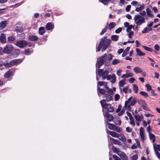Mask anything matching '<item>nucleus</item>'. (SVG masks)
<instances>
[{"mask_svg":"<svg viewBox=\"0 0 160 160\" xmlns=\"http://www.w3.org/2000/svg\"><path fill=\"white\" fill-rule=\"evenodd\" d=\"M118 36L117 35H113L111 37V39L113 41H117L118 39Z\"/></svg>","mask_w":160,"mask_h":160,"instance_id":"nucleus-41","label":"nucleus"},{"mask_svg":"<svg viewBox=\"0 0 160 160\" xmlns=\"http://www.w3.org/2000/svg\"><path fill=\"white\" fill-rule=\"evenodd\" d=\"M112 149L114 152L117 154L119 151L114 146L112 147Z\"/></svg>","mask_w":160,"mask_h":160,"instance_id":"nucleus-49","label":"nucleus"},{"mask_svg":"<svg viewBox=\"0 0 160 160\" xmlns=\"http://www.w3.org/2000/svg\"><path fill=\"white\" fill-rule=\"evenodd\" d=\"M106 90H107V92L110 94H112L113 93V91L111 89H110L108 88H105Z\"/></svg>","mask_w":160,"mask_h":160,"instance_id":"nucleus-52","label":"nucleus"},{"mask_svg":"<svg viewBox=\"0 0 160 160\" xmlns=\"http://www.w3.org/2000/svg\"><path fill=\"white\" fill-rule=\"evenodd\" d=\"M139 135L142 142H144L146 139V135L144 128L142 127H141L140 128Z\"/></svg>","mask_w":160,"mask_h":160,"instance_id":"nucleus-8","label":"nucleus"},{"mask_svg":"<svg viewBox=\"0 0 160 160\" xmlns=\"http://www.w3.org/2000/svg\"><path fill=\"white\" fill-rule=\"evenodd\" d=\"M28 44V43L26 41L21 40L17 41L16 45L18 47L22 48L26 47Z\"/></svg>","mask_w":160,"mask_h":160,"instance_id":"nucleus-5","label":"nucleus"},{"mask_svg":"<svg viewBox=\"0 0 160 160\" xmlns=\"http://www.w3.org/2000/svg\"><path fill=\"white\" fill-rule=\"evenodd\" d=\"M145 86L146 87L147 90L148 91L152 90L151 86L149 84H146Z\"/></svg>","mask_w":160,"mask_h":160,"instance_id":"nucleus-51","label":"nucleus"},{"mask_svg":"<svg viewBox=\"0 0 160 160\" xmlns=\"http://www.w3.org/2000/svg\"><path fill=\"white\" fill-rule=\"evenodd\" d=\"M139 7L136 8L135 10L138 12L142 11L145 8V5L144 4L139 5Z\"/></svg>","mask_w":160,"mask_h":160,"instance_id":"nucleus-24","label":"nucleus"},{"mask_svg":"<svg viewBox=\"0 0 160 160\" xmlns=\"http://www.w3.org/2000/svg\"><path fill=\"white\" fill-rule=\"evenodd\" d=\"M109 40H106L105 41L102 40L101 41L100 43L102 42V52H103L106 49L109 43Z\"/></svg>","mask_w":160,"mask_h":160,"instance_id":"nucleus-9","label":"nucleus"},{"mask_svg":"<svg viewBox=\"0 0 160 160\" xmlns=\"http://www.w3.org/2000/svg\"><path fill=\"white\" fill-rule=\"evenodd\" d=\"M31 52L29 50H27L24 52L23 53L27 55H29Z\"/></svg>","mask_w":160,"mask_h":160,"instance_id":"nucleus-61","label":"nucleus"},{"mask_svg":"<svg viewBox=\"0 0 160 160\" xmlns=\"http://www.w3.org/2000/svg\"><path fill=\"white\" fill-rule=\"evenodd\" d=\"M107 132L113 137L117 138L118 137V134L114 131L108 130Z\"/></svg>","mask_w":160,"mask_h":160,"instance_id":"nucleus-23","label":"nucleus"},{"mask_svg":"<svg viewBox=\"0 0 160 160\" xmlns=\"http://www.w3.org/2000/svg\"><path fill=\"white\" fill-rule=\"evenodd\" d=\"M116 77L114 74H112V80L110 81L112 83H113L115 82L116 80Z\"/></svg>","mask_w":160,"mask_h":160,"instance_id":"nucleus-43","label":"nucleus"},{"mask_svg":"<svg viewBox=\"0 0 160 160\" xmlns=\"http://www.w3.org/2000/svg\"><path fill=\"white\" fill-rule=\"evenodd\" d=\"M103 98L105 99V102H109L110 101L112 100L113 99L112 97V96H111L110 95L107 94L104 95L103 96Z\"/></svg>","mask_w":160,"mask_h":160,"instance_id":"nucleus-15","label":"nucleus"},{"mask_svg":"<svg viewBox=\"0 0 160 160\" xmlns=\"http://www.w3.org/2000/svg\"><path fill=\"white\" fill-rule=\"evenodd\" d=\"M153 147L155 152V151H157V150L160 151V145H156L155 143H154Z\"/></svg>","mask_w":160,"mask_h":160,"instance_id":"nucleus-34","label":"nucleus"},{"mask_svg":"<svg viewBox=\"0 0 160 160\" xmlns=\"http://www.w3.org/2000/svg\"><path fill=\"white\" fill-rule=\"evenodd\" d=\"M125 84V82L124 80H123L119 82L118 83V85L120 87H122Z\"/></svg>","mask_w":160,"mask_h":160,"instance_id":"nucleus-47","label":"nucleus"},{"mask_svg":"<svg viewBox=\"0 0 160 160\" xmlns=\"http://www.w3.org/2000/svg\"><path fill=\"white\" fill-rule=\"evenodd\" d=\"M106 123L108 124V128L110 130L115 131L118 132L120 133L121 130L120 128L117 127L113 124L108 123V121H106Z\"/></svg>","mask_w":160,"mask_h":160,"instance_id":"nucleus-4","label":"nucleus"},{"mask_svg":"<svg viewBox=\"0 0 160 160\" xmlns=\"http://www.w3.org/2000/svg\"><path fill=\"white\" fill-rule=\"evenodd\" d=\"M28 39L30 41H35L38 39V37L36 36L31 35L28 37Z\"/></svg>","mask_w":160,"mask_h":160,"instance_id":"nucleus-27","label":"nucleus"},{"mask_svg":"<svg viewBox=\"0 0 160 160\" xmlns=\"http://www.w3.org/2000/svg\"><path fill=\"white\" fill-rule=\"evenodd\" d=\"M116 26V24L114 22H112L108 25V28L109 29L111 30L113 28Z\"/></svg>","mask_w":160,"mask_h":160,"instance_id":"nucleus-38","label":"nucleus"},{"mask_svg":"<svg viewBox=\"0 0 160 160\" xmlns=\"http://www.w3.org/2000/svg\"><path fill=\"white\" fill-rule=\"evenodd\" d=\"M120 97V95L119 94H116L114 96V100L115 101H118Z\"/></svg>","mask_w":160,"mask_h":160,"instance_id":"nucleus-55","label":"nucleus"},{"mask_svg":"<svg viewBox=\"0 0 160 160\" xmlns=\"http://www.w3.org/2000/svg\"><path fill=\"white\" fill-rule=\"evenodd\" d=\"M140 107H142L143 109H146V102L144 100L140 99L138 102Z\"/></svg>","mask_w":160,"mask_h":160,"instance_id":"nucleus-12","label":"nucleus"},{"mask_svg":"<svg viewBox=\"0 0 160 160\" xmlns=\"http://www.w3.org/2000/svg\"><path fill=\"white\" fill-rule=\"evenodd\" d=\"M39 34L42 35L44 34L45 32V29L43 27H41L39 29Z\"/></svg>","mask_w":160,"mask_h":160,"instance_id":"nucleus-35","label":"nucleus"},{"mask_svg":"<svg viewBox=\"0 0 160 160\" xmlns=\"http://www.w3.org/2000/svg\"><path fill=\"white\" fill-rule=\"evenodd\" d=\"M133 27V26L132 25H130L128 26L126 29V31L127 32H129V31H130V30L132 29V28Z\"/></svg>","mask_w":160,"mask_h":160,"instance_id":"nucleus-56","label":"nucleus"},{"mask_svg":"<svg viewBox=\"0 0 160 160\" xmlns=\"http://www.w3.org/2000/svg\"><path fill=\"white\" fill-rule=\"evenodd\" d=\"M134 71L136 73L142 72V70L139 67H136L133 69Z\"/></svg>","mask_w":160,"mask_h":160,"instance_id":"nucleus-30","label":"nucleus"},{"mask_svg":"<svg viewBox=\"0 0 160 160\" xmlns=\"http://www.w3.org/2000/svg\"><path fill=\"white\" fill-rule=\"evenodd\" d=\"M114 123L117 125H120L121 124V121L120 120H117L113 121Z\"/></svg>","mask_w":160,"mask_h":160,"instance_id":"nucleus-50","label":"nucleus"},{"mask_svg":"<svg viewBox=\"0 0 160 160\" xmlns=\"http://www.w3.org/2000/svg\"><path fill=\"white\" fill-rule=\"evenodd\" d=\"M98 91L100 93L103 94L106 92V90L104 89L101 88L100 87H98Z\"/></svg>","mask_w":160,"mask_h":160,"instance_id":"nucleus-33","label":"nucleus"},{"mask_svg":"<svg viewBox=\"0 0 160 160\" xmlns=\"http://www.w3.org/2000/svg\"><path fill=\"white\" fill-rule=\"evenodd\" d=\"M54 26L51 22L48 23L46 25V29L47 30H52L54 28Z\"/></svg>","mask_w":160,"mask_h":160,"instance_id":"nucleus-16","label":"nucleus"},{"mask_svg":"<svg viewBox=\"0 0 160 160\" xmlns=\"http://www.w3.org/2000/svg\"><path fill=\"white\" fill-rule=\"evenodd\" d=\"M135 80V79L133 78H130L128 79V81L130 83H132Z\"/></svg>","mask_w":160,"mask_h":160,"instance_id":"nucleus-64","label":"nucleus"},{"mask_svg":"<svg viewBox=\"0 0 160 160\" xmlns=\"http://www.w3.org/2000/svg\"><path fill=\"white\" fill-rule=\"evenodd\" d=\"M135 140L137 144V146L139 148L141 149V147L140 144V142H139L138 140V139H135Z\"/></svg>","mask_w":160,"mask_h":160,"instance_id":"nucleus-59","label":"nucleus"},{"mask_svg":"<svg viewBox=\"0 0 160 160\" xmlns=\"http://www.w3.org/2000/svg\"><path fill=\"white\" fill-rule=\"evenodd\" d=\"M152 30V28L149 27H146L142 31L143 33H146Z\"/></svg>","mask_w":160,"mask_h":160,"instance_id":"nucleus-32","label":"nucleus"},{"mask_svg":"<svg viewBox=\"0 0 160 160\" xmlns=\"http://www.w3.org/2000/svg\"><path fill=\"white\" fill-rule=\"evenodd\" d=\"M136 51L137 54L139 56H144L145 55L144 53L141 52V51L138 48H136Z\"/></svg>","mask_w":160,"mask_h":160,"instance_id":"nucleus-31","label":"nucleus"},{"mask_svg":"<svg viewBox=\"0 0 160 160\" xmlns=\"http://www.w3.org/2000/svg\"><path fill=\"white\" fill-rule=\"evenodd\" d=\"M6 22L2 21L0 23V30H2L5 28L6 26Z\"/></svg>","mask_w":160,"mask_h":160,"instance_id":"nucleus-28","label":"nucleus"},{"mask_svg":"<svg viewBox=\"0 0 160 160\" xmlns=\"http://www.w3.org/2000/svg\"><path fill=\"white\" fill-rule=\"evenodd\" d=\"M131 158L132 160H137L138 158V155L137 154L134 155Z\"/></svg>","mask_w":160,"mask_h":160,"instance_id":"nucleus-54","label":"nucleus"},{"mask_svg":"<svg viewBox=\"0 0 160 160\" xmlns=\"http://www.w3.org/2000/svg\"><path fill=\"white\" fill-rule=\"evenodd\" d=\"M110 140L111 142H112L115 144H117L118 145H121L122 144L121 142L118 139H116L112 138L110 137Z\"/></svg>","mask_w":160,"mask_h":160,"instance_id":"nucleus-17","label":"nucleus"},{"mask_svg":"<svg viewBox=\"0 0 160 160\" xmlns=\"http://www.w3.org/2000/svg\"><path fill=\"white\" fill-rule=\"evenodd\" d=\"M137 102V99L135 98H132V100L131 102L130 105L131 106L134 105Z\"/></svg>","mask_w":160,"mask_h":160,"instance_id":"nucleus-42","label":"nucleus"},{"mask_svg":"<svg viewBox=\"0 0 160 160\" xmlns=\"http://www.w3.org/2000/svg\"><path fill=\"white\" fill-rule=\"evenodd\" d=\"M105 116L108 118V119L109 121H113V116L109 114L108 112L105 113Z\"/></svg>","mask_w":160,"mask_h":160,"instance_id":"nucleus-22","label":"nucleus"},{"mask_svg":"<svg viewBox=\"0 0 160 160\" xmlns=\"http://www.w3.org/2000/svg\"><path fill=\"white\" fill-rule=\"evenodd\" d=\"M132 97H130L127 101H125V102L124 105V108L126 109L128 111H130L131 109V106L130 105L131 102L132 100Z\"/></svg>","mask_w":160,"mask_h":160,"instance_id":"nucleus-6","label":"nucleus"},{"mask_svg":"<svg viewBox=\"0 0 160 160\" xmlns=\"http://www.w3.org/2000/svg\"><path fill=\"white\" fill-rule=\"evenodd\" d=\"M128 36L129 38H131L132 36L134 35V32L132 31H130L129 32H127Z\"/></svg>","mask_w":160,"mask_h":160,"instance_id":"nucleus-45","label":"nucleus"},{"mask_svg":"<svg viewBox=\"0 0 160 160\" xmlns=\"http://www.w3.org/2000/svg\"><path fill=\"white\" fill-rule=\"evenodd\" d=\"M4 65L6 67H10L12 66V65L11 64V62L9 63H4Z\"/></svg>","mask_w":160,"mask_h":160,"instance_id":"nucleus-58","label":"nucleus"},{"mask_svg":"<svg viewBox=\"0 0 160 160\" xmlns=\"http://www.w3.org/2000/svg\"><path fill=\"white\" fill-rule=\"evenodd\" d=\"M146 12L147 16L149 17L153 18L154 17L153 14H152V12L149 8L146 9Z\"/></svg>","mask_w":160,"mask_h":160,"instance_id":"nucleus-26","label":"nucleus"},{"mask_svg":"<svg viewBox=\"0 0 160 160\" xmlns=\"http://www.w3.org/2000/svg\"><path fill=\"white\" fill-rule=\"evenodd\" d=\"M98 73L99 76H101L104 75H108L109 72L107 70L104 71L102 69H99L98 71Z\"/></svg>","mask_w":160,"mask_h":160,"instance_id":"nucleus-11","label":"nucleus"},{"mask_svg":"<svg viewBox=\"0 0 160 160\" xmlns=\"http://www.w3.org/2000/svg\"><path fill=\"white\" fill-rule=\"evenodd\" d=\"M123 160H128V157L123 152L119 151L117 154Z\"/></svg>","mask_w":160,"mask_h":160,"instance_id":"nucleus-10","label":"nucleus"},{"mask_svg":"<svg viewBox=\"0 0 160 160\" xmlns=\"http://www.w3.org/2000/svg\"><path fill=\"white\" fill-rule=\"evenodd\" d=\"M134 117L136 120L138 122H140L144 119L143 116L142 114L141 115H135Z\"/></svg>","mask_w":160,"mask_h":160,"instance_id":"nucleus-19","label":"nucleus"},{"mask_svg":"<svg viewBox=\"0 0 160 160\" xmlns=\"http://www.w3.org/2000/svg\"><path fill=\"white\" fill-rule=\"evenodd\" d=\"M125 108H124L123 107L121 111L118 113V115L119 116H121L123 115L125 111Z\"/></svg>","mask_w":160,"mask_h":160,"instance_id":"nucleus-48","label":"nucleus"},{"mask_svg":"<svg viewBox=\"0 0 160 160\" xmlns=\"http://www.w3.org/2000/svg\"><path fill=\"white\" fill-rule=\"evenodd\" d=\"M12 74V72L9 70L6 72L4 75V77L6 78H8L10 77Z\"/></svg>","mask_w":160,"mask_h":160,"instance_id":"nucleus-36","label":"nucleus"},{"mask_svg":"<svg viewBox=\"0 0 160 160\" xmlns=\"http://www.w3.org/2000/svg\"><path fill=\"white\" fill-rule=\"evenodd\" d=\"M113 158L114 160H122L120 158L118 157L116 155H113Z\"/></svg>","mask_w":160,"mask_h":160,"instance_id":"nucleus-57","label":"nucleus"},{"mask_svg":"<svg viewBox=\"0 0 160 160\" xmlns=\"http://www.w3.org/2000/svg\"><path fill=\"white\" fill-rule=\"evenodd\" d=\"M0 42L2 43H5L6 41V39L5 35L3 33H1L0 34Z\"/></svg>","mask_w":160,"mask_h":160,"instance_id":"nucleus-18","label":"nucleus"},{"mask_svg":"<svg viewBox=\"0 0 160 160\" xmlns=\"http://www.w3.org/2000/svg\"><path fill=\"white\" fill-rule=\"evenodd\" d=\"M97 84L98 85H99L100 86H102L103 85L105 88H108L107 82H105L103 81H99L98 82Z\"/></svg>","mask_w":160,"mask_h":160,"instance_id":"nucleus-25","label":"nucleus"},{"mask_svg":"<svg viewBox=\"0 0 160 160\" xmlns=\"http://www.w3.org/2000/svg\"><path fill=\"white\" fill-rule=\"evenodd\" d=\"M131 4L132 5L134 6H139V3L136 1H133L132 2Z\"/></svg>","mask_w":160,"mask_h":160,"instance_id":"nucleus-53","label":"nucleus"},{"mask_svg":"<svg viewBox=\"0 0 160 160\" xmlns=\"http://www.w3.org/2000/svg\"><path fill=\"white\" fill-rule=\"evenodd\" d=\"M133 20L137 27L139 26L146 22L145 18L138 14L135 15ZM137 28V27L136 28Z\"/></svg>","mask_w":160,"mask_h":160,"instance_id":"nucleus-1","label":"nucleus"},{"mask_svg":"<svg viewBox=\"0 0 160 160\" xmlns=\"http://www.w3.org/2000/svg\"><path fill=\"white\" fill-rule=\"evenodd\" d=\"M14 39V38L12 36H10L8 38V41L12 42L13 41Z\"/></svg>","mask_w":160,"mask_h":160,"instance_id":"nucleus-62","label":"nucleus"},{"mask_svg":"<svg viewBox=\"0 0 160 160\" xmlns=\"http://www.w3.org/2000/svg\"><path fill=\"white\" fill-rule=\"evenodd\" d=\"M120 92H122V91H123L126 93H128V92L131 93L132 91L131 89H129V87L128 86L126 87H124L122 89L121 88H120Z\"/></svg>","mask_w":160,"mask_h":160,"instance_id":"nucleus-14","label":"nucleus"},{"mask_svg":"<svg viewBox=\"0 0 160 160\" xmlns=\"http://www.w3.org/2000/svg\"><path fill=\"white\" fill-rule=\"evenodd\" d=\"M133 89L134 91V92L137 93L138 91V86L135 84H133Z\"/></svg>","mask_w":160,"mask_h":160,"instance_id":"nucleus-40","label":"nucleus"},{"mask_svg":"<svg viewBox=\"0 0 160 160\" xmlns=\"http://www.w3.org/2000/svg\"><path fill=\"white\" fill-rule=\"evenodd\" d=\"M100 103L102 107L107 110L108 112H112L114 111V109L111 106V104H107L105 102V100H102L100 101Z\"/></svg>","mask_w":160,"mask_h":160,"instance_id":"nucleus-3","label":"nucleus"},{"mask_svg":"<svg viewBox=\"0 0 160 160\" xmlns=\"http://www.w3.org/2000/svg\"><path fill=\"white\" fill-rule=\"evenodd\" d=\"M117 138H118L119 140L122 141L123 142H125L126 141V139L125 136L122 134H119L118 135Z\"/></svg>","mask_w":160,"mask_h":160,"instance_id":"nucleus-20","label":"nucleus"},{"mask_svg":"<svg viewBox=\"0 0 160 160\" xmlns=\"http://www.w3.org/2000/svg\"><path fill=\"white\" fill-rule=\"evenodd\" d=\"M22 59H14L11 61V64L12 66L17 65L21 63L22 61Z\"/></svg>","mask_w":160,"mask_h":160,"instance_id":"nucleus-13","label":"nucleus"},{"mask_svg":"<svg viewBox=\"0 0 160 160\" xmlns=\"http://www.w3.org/2000/svg\"><path fill=\"white\" fill-rule=\"evenodd\" d=\"M107 30V28H105L102 30V31L100 33V34L101 35H102Z\"/></svg>","mask_w":160,"mask_h":160,"instance_id":"nucleus-63","label":"nucleus"},{"mask_svg":"<svg viewBox=\"0 0 160 160\" xmlns=\"http://www.w3.org/2000/svg\"><path fill=\"white\" fill-rule=\"evenodd\" d=\"M142 48H144L145 50L147 51H149L151 52H152L153 51V49L147 47L144 45L142 46Z\"/></svg>","mask_w":160,"mask_h":160,"instance_id":"nucleus-39","label":"nucleus"},{"mask_svg":"<svg viewBox=\"0 0 160 160\" xmlns=\"http://www.w3.org/2000/svg\"><path fill=\"white\" fill-rule=\"evenodd\" d=\"M149 137L150 139L152 140L153 142H154L156 141L155 136L151 132H149Z\"/></svg>","mask_w":160,"mask_h":160,"instance_id":"nucleus-29","label":"nucleus"},{"mask_svg":"<svg viewBox=\"0 0 160 160\" xmlns=\"http://www.w3.org/2000/svg\"><path fill=\"white\" fill-rule=\"evenodd\" d=\"M140 94L145 97V98H147L148 97V95L147 93L145 92L142 91L140 92Z\"/></svg>","mask_w":160,"mask_h":160,"instance_id":"nucleus-46","label":"nucleus"},{"mask_svg":"<svg viewBox=\"0 0 160 160\" xmlns=\"http://www.w3.org/2000/svg\"><path fill=\"white\" fill-rule=\"evenodd\" d=\"M130 49V47H127L126 49H125V51L123 52V54L122 55V56L123 57H124L127 54H128V52L129 51V50Z\"/></svg>","mask_w":160,"mask_h":160,"instance_id":"nucleus-37","label":"nucleus"},{"mask_svg":"<svg viewBox=\"0 0 160 160\" xmlns=\"http://www.w3.org/2000/svg\"><path fill=\"white\" fill-rule=\"evenodd\" d=\"M133 73L132 72L128 73L126 74H123L121 78H128L129 77L133 76Z\"/></svg>","mask_w":160,"mask_h":160,"instance_id":"nucleus-21","label":"nucleus"},{"mask_svg":"<svg viewBox=\"0 0 160 160\" xmlns=\"http://www.w3.org/2000/svg\"><path fill=\"white\" fill-rule=\"evenodd\" d=\"M122 107L121 105H119L118 106V108H117L116 110V112H118L120 111L121 110L122 108Z\"/></svg>","mask_w":160,"mask_h":160,"instance_id":"nucleus-60","label":"nucleus"},{"mask_svg":"<svg viewBox=\"0 0 160 160\" xmlns=\"http://www.w3.org/2000/svg\"><path fill=\"white\" fill-rule=\"evenodd\" d=\"M120 62L121 61L119 60L115 59L113 60L112 64V65H115Z\"/></svg>","mask_w":160,"mask_h":160,"instance_id":"nucleus-44","label":"nucleus"},{"mask_svg":"<svg viewBox=\"0 0 160 160\" xmlns=\"http://www.w3.org/2000/svg\"><path fill=\"white\" fill-rule=\"evenodd\" d=\"M107 56L106 54L102 55L99 58H98L96 63V67L99 68L106 61Z\"/></svg>","mask_w":160,"mask_h":160,"instance_id":"nucleus-2","label":"nucleus"},{"mask_svg":"<svg viewBox=\"0 0 160 160\" xmlns=\"http://www.w3.org/2000/svg\"><path fill=\"white\" fill-rule=\"evenodd\" d=\"M12 49L13 47L12 45H8L4 48L3 52L4 53L9 54L11 52Z\"/></svg>","mask_w":160,"mask_h":160,"instance_id":"nucleus-7","label":"nucleus"}]
</instances>
